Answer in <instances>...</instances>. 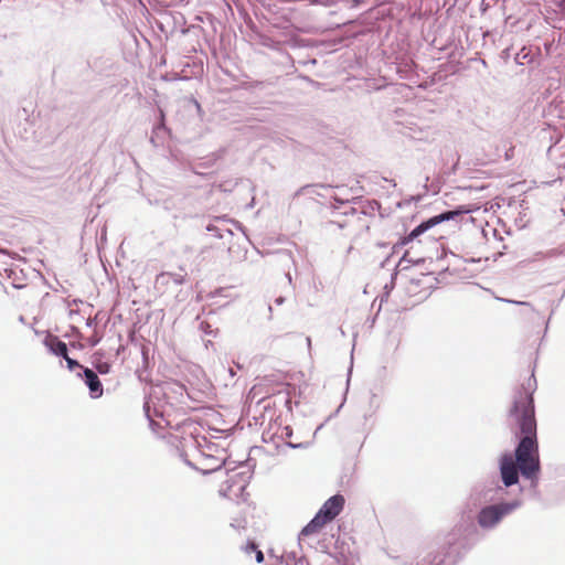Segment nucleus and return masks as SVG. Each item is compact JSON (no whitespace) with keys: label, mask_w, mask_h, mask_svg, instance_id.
<instances>
[{"label":"nucleus","mask_w":565,"mask_h":565,"mask_svg":"<svg viewBox=\"0 0 565 565\" xmlns=\"http://www.w3.org/2000/svg\"><path fill=\"white\" fill-rule=\"evenodd\" d=\"M184 461L186 465L193 467L196 470H200L204 475L217 471L225 463L224 458L213 455H205L201 451H199V458L196 459L195 465L186 459H184Z\"/></svg>","instance_id":"0eeeda50"},{"label":"nucleus","mask_w":565,"mask_h":565,"mask_svg":"<svg viewBox=\"0 0 565 565\" xmlns=\"http://www.w3.org/2000/svg\"><path fill=\"white\" fill-rule=\"evenodd\" d=\"M206 231L212 233L217 238H223L225 232L228 233L230 235H233V232L231 228H227V227L223 228V227L218 226L217 224H209L206 226Z\"/></svg>","instance_id":"4468645a"},{"label":"nucleus","mask_w":565,"mask_h":565,"mask_svg":"<svg viewBox=\"0 0 565 565\" xmlns=\"http://www.w3.org/2000/svg\"><path fill=\"white\" fill-rule=\"evenodd\" d=\"M236 472H237V471H232V472L228 475V477H227L226 481H225L222 486H226V484H228V483H237V478H235V477H234Z\"/></svg>","instance_id":"5701e85b"},{"label":"nucleus","mask_w":565,"mask_h":565,"mask_svg":"<svg viewBox=\"0 0 565 565\" xmlns=\"http://www.w3.org/2000/svg\"><path fill=\"white\" fill-rule=\"evenodd\" d=\"M286 446H288L289 448H292V449H297V448H301L302 447V444L299 443V444H292L290 441H286Z\"/></svg>","instance_id":"a878e982"},{"label":"nucleus","mask_w":565,"mask_h":565,"mask_svg":"<svg viewBox=\"0 0 565 565\" xmlns=\"http://www.w3.org/2000/svg\"><path fill=\"white\" fill-rule=\"evenodd\" d=\"M62 358L66 361L68 370L75 371L76 369H81L83 371L84 367L76 360L70 358L67 353Z\"/></svg>","instance_id":"dca6fc26"},{"label":"nucleus","mask_w":565,"mask_h":565,"mask_svg":"<svg viewBox=\"0 0 565 565\" xmlns=\"http://www.w3.org/2000/svg\"><path fill=\"white\" fill-rule=\"evenodd\" d=\"M216 222H217V223H218V222L223 223V222H228V221H227V220H225V218L217 217V218H216Z\"/></svg>","instance_id":"7c9ffc66"},{"label":"nucleus","mask_w":565,"mask_h":565,"mask_svg":"<svg viewBox=\"0 0 565 565\" xmlns=\"http://www.w3.org/2000/svg\"><path fill=\"white\" fill-rule=\"evenodd\" d=\"M255 558L257 563H262L264 561V554L260 550L255 551Z\"/></svg>","instance_id":"393cba45"},{"label":"nucleus","mask_w":565,"mask_h":565,"mask_svg":"<svg viewBox=\"0 0 565 565\" xmlns=\"http://www.w3.org/2000/svg\"><path fill=\"white\" fill-rule=\"evenodd\" d=\"M234 477L237 478V483L221 486L218 492L222 497L230 500H245L244 492L249 482L250 475L248 471H239L236 472Z\"/></svg>","instance_id":"423d86ee"},{"label":"nucleus","mask_w":565,"mask_h":565,"mask_svg":"<svg viewBox=\"0 0 565 565\" xmlns=\"http://www.w3.org/2000/svg\"><path fill=\"white\" fill-rule=\"evenodd\" d=\"M95 367L98 371V373L107 374L110 370V364L107 362H98L96 363Z\"/></svg>","instance_id":"6ab92c4d"},{"label":"nucleus","mask_w":565,"mask_h":565,"mask_svg":"<svg viewBox=\"0 0 565 565\" xmlns=\"http://www.w3.org/2000/svg\"><path fill=\"white\" fill-rule=\"evenodd\" d=\"M520 505L521 501L515 500L512 502L484 507L479 512L478 523L483 529H491L497 525L504 515H508Z\"/></svg>","instance_id":"20e7f679"},{"label":"nucleus","mask_w":565,"mask_h":565,"mask_svg":"<svg viewBox=\"0 0 565 565\" xmlns=\"http://www.w3.org/2000/svg\"><path fill=\"white\" fill-rule=\"evenodd\" d=\"M232 223H233V225H234L237 230L243 231V227H242V225H241L239 223H237V222H232Z\"/></svg>","instance_id":"cd10ccee"},{"label":"nucleus","mask_w":565,"mask_h":565,"mask_svg":"<svg viewBox=\"0 0 565 565\" xmlns=\"http://www.w3.org/2000/svg\"><path fill=\"white\" fill-rule=\"evenodd\" d=\"M246 524H247V521L245 518H237L232 521L231 526L236 530H242V529L246 527Z\"/></svg>","instance_id":"a211bd4d"},{"label":"nucleus","mask_w":565,"mask_h":565,"mask_svg":"<svg viewBox=\"0 0 565 565\" xmlns=\"http://www.w3.org/2000/svg\"><path fill=\"white\" fill-rule=\"evenodd\" d=\"M45 348L56 356H64L67 353L66 343L61 341L58 337L47 333L43 340Z\"/></svg>","instance_id":"1a4fd4ad"},{"label":"nucleus","mask_w":565,"mask_h":565,"mask_svg":"<svg viewBox=\"0 0 565 565\" xmlns=\"http://www.w3.org/2000/svg\"><path fill=\"white\" fill-rule=\"evenodd\" d=\"M200 330H201L204 334H209V335H213V337H215V335H216V332L212 329V326H211L209 322L202 321V322L200 323Z\"/></svg>","instance_id":"f3484780"},{"label":"nucleus","mask_w":565,"mask_h":565,"mask_svg":"<svg viewBox=\"0 0 565 565\" xmlns=\"http://www.w3.org/2000/svg\"><path fill=\"white\" fill-rule=\"evenodd\" d=\"M169 280H173L174 284L181 285L183 282V277L171 273H161L157 276V282H168Z\"/></svg>","instance_id":"ddd939ff"},{"label":"nucleus","mask_w":565,"mask_h":565,"mask_svg":"<svg viewBox=\"0 0 565 565\" xmlns=\"http://www.w3.org/2000/svg\"><path fill=\"white\" fill-rule=\"evenodd\" d=\"M143 411L148 418L149 426L153 431L162 429L164 426H170L171 422L167 417L166 409L161 405H157L152 401V394L145 401Z\"/></svg>","instance_id":"39448f33"},{"label":"nucleus","mask_w":565,"mask_h":565,"mask_svg":"<svg viewBox=\"0 0 565 565\" xmlns=\"http://www.w3.org/2000/svg\"><path fill=\"white\" fill-rule=\"evenodd\" d=\"M515 63L519 65H525L529 63H532L534 61V55L531 51V49H527L523 46L516 54H515Z\"/></svg>","instance_id":"f8f14e48"},{"label":"nucleus","mask_w":565,"mask_h":565,"mask_svg":"<svg viewBox=\"0 0 565 565\" xmlns=\"http://www.w3.org/2000/svg\"><path fill=\"white\" fill-rule=\"evenodd\" d=\"M258 550L257 545L254 543V542H248L245 546H244V552L247 554V555H250L252 553H255V551Z\"/></svg>","instance_id":"aec40b11"},{"label":"nucleus","mask_w":565,"mask_h":565,"mask_svg":"<svg viewBox=\"0 0 565 565\" xmlns=\"http://www.w3.org/2000/svg\"><path fill=\"white\" fill-rule=\"evenodd\" d=\"M96 324H97V317H94V318L88 317L87 318L86 326L88 328H94V327H96Z\"/></svg>","instance_id":"b1692460"},{"label":"nucleus","mask_w":565,"mask_h":565,"mask_svg":"<svg viewBox=\"0 0 565 565\" xmlns=\"http://www.w3.org/2000/svg\"><path fill=\"white\" fill-rule=\"evenodd\" d=\"M167 132V127L164 125V113L160 110V122L157 127H154L152 131L151 142L156 143V138H159L161 134Z\"/></svg>","instance_id":"2eb2a0df"},{"label":"nucleus","mask_w":565,"mask_h":565,"mask_svg":"<svg viewBox=\"0 0 565 565\" xmlns=\"http://www.w3.org/2000/svg\"><path fill=\"white\" fill-rule=\"evenodd\" d=\"M73 315H77V311H76V310L71 309V310H70V316L72 317Z\"/></svg>","instance_id":"2f4dec72"},{"label":"nucleus","mask_w":565,"mask_h":565,"mask_svg":"<svg viewBox=\"0 0 565 565\" xmlns=\"http://www.w3.org/2000/svg\"><path fill=\"white\" fill-rule=\"evenodd\" d=\"M3 270L7 275V279L10 280V285L13 288L20 289L25 286L26 278L23 275L22 270L18 268V266H6Z\"/></svg>","instance_id":"9d476101"},{"label":"nucleus","mask_w":565,"mask_h":565,"mask_svg":"<svg viewBox=\"0 0 565 565\" xmlns=\"http://www.w3.org/2000/svg\"><path fill=\"white\" fill-rule=\"evenodd\" d=\"M291 436H292V429H291V427H289V426H285V427L281 429V434H280L281 439H287V438H290Z\"/></svg>","instance_id":"412c9836"},{"label":"nucleus","mask_w":565,"mask_h":565,"mask_svg":"<svg viewBox=\"0 0 565 565\" xmlns=\"http://www.w3.org/2000/svg\"><path fill=\"white\" fill-rule=\"evenodd\" d=\"M333 199H334V201H335V202H338V203H340V204H343V203H345V202H349V201H350L349 199H345V200L340 199V198H338L337 195H335Z\"/></svg>","instance_id":"bb28decb"},{"label":"nucleus","mask_w":565,"mask_h":565,"mask_svg":"<svg viewBox=\"0 0 565 565\" xmlns=\"http://www.w3.org/2000/svg\"><path fill=\"white\" fill-rule=\"evenodd\" d=\"M480 210V206L477 204L462 205L454 211H447L435 215L427 221L422 222L418 226H416L407 236L403 237L401 241L402 245H406L413 239L417 238L419 235L428 231L429 228L450 220L462 221L465 216L469 215L472 212Z\"/></svg>","instance_id":"7ed1b4c3"},{"label":"nucleus","mask_w":565,"mask_h":565,"mask_svg":"<svg viewBox=\"0 0 565 565\" xmlns=\"http://www.w3.org/2000/svg\"><path fill=\"white\" fill-rule=\"evenodd\" d=\"M513 303L522 305V306H530L529 302L525 301H512Z\"/></svg>","instance_id":"c85d7f7f"},{"label":"nucleus","mask_w":565,"mask_h":565,"mask_svg":"<svg viewBox=\"0 0 565 565\" xmlns=\"http://www.w3.org/2000/svg\"><path fill=\"white\" fill-rule=\"evenodd\" d=\"M284 302V298L279 297L276 299L277 305H281Z\"/></svg>","instance_id":"c756f323"},{"label":"nucleus","mask_w":565,"mask_h":565,"mask_svg":"<svg viewBox=\"0 0 565 565\" xmlns=\"http://www.w3.org/2000/svg\"><path fill=\"white\" fill-rule=\"evenodd\" d=\"M535 390L536 380L532 373L512 395L508 418L510 424L518 426L522 437L515 449V459L509 452L501 457L500 472L505 487H511L519 481V470L527 479L535 478L540 470L533 399Z\"/></svg>","instance_id":"f257e3e1"},{"label":"nucleus","mask_w":565,"mask_h":565,"mask_svg":"<svg viewBox=\"0 0 565 565\" xmlns=\"http://www.w3.org/2000/svg\"><path fill=\"white\" fill-rule=\"evenodd\" d=\"M2 256L7 255V252L2 248L1 250Z\"/></svg>","instance_id":"473e14b6"},{"label":"nucleus","mask_w":565,"mask_h":565,"mask_svg":"<svg viewBox=\"0 0 565 565\" xmlns=\"http://www.w3.org/2000/svg\"><path fill=\"white\" fill-rule=\"evenodd\" d=\"M102 340V337L98 335L96 332L94 335H92L89 339H88V344L90 347H95L99 343V341Z\"/></svg>","instance_id":"4be33fe9"},{"label":"nucleus","mask_w":565,"mask_h":565,"mask_svg":"<svg viewBox=\"0 0 565 565\" xmlns=\"http://www.w3.org/2000/svg\"><path fill=\"white\" fill-rule=\"evenodd\" d=\"M345 500L342 494H334L329 498L313 519L301 530L300 537L310 536L318 533L324 524L335 519L343 510Z\"/></svg>","instance_id":"f03ea898"},{"label":"nucleus","mask_w":565,"mask_h":565,"mask_svg":"<svg viewBox=\"0 0 565 565\" xmlns=\"http://www.w3.org/2000/svg\"><path fill=\"white\" fill-rule=\"evenodd\" d=\"M396 71L399 74L401 78H411L414 73V61L412 58H402L396 63Z\"/></svg>","instance_id":"9b49d317"},{"label":"nucleus","mask_w":565,"mask_h":565,"mask_svg":"<svg viewBox=\"0 0 565 565\" xmlns=\"http://www.w3.org/2000/svg\"><path fill=\"white\" fill-rule=\"evenodd\" d=\"M78 376L84 379L85 384L89 388L92 398H98L103 395V385L93 370L85 367L83 369V373H78Z\"/></svg>","instance_id":"6e6552de"}]
</instances>
